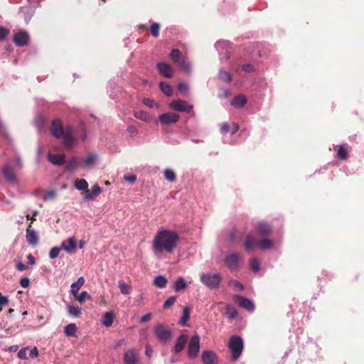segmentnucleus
<instances>
[{"label": "nucleus", "mask_w": 364, "mask_h": 364, "mask_svg": "<svg viewBox=\"0 0 364 364\" xmlns=\"http://www.w3.org/2000/svg\"><path fill=\"white\" fill-rule=\"evenodd\" d=\"M85 279L83 277H80L78 278L77 282H73L70 287H71V293L73 296H76V294H77V291L79 289L82 287V286L85 284Z\"/></svg>", "instance_id": "obj_25"}, {"label": "nucleus", "mask_w": 364, "mask_h": 364, "mask_svg": "<svg viewBox=\"0 0 364 364\" xmlns=\"http://www.w3.org/2000/svg\"><path fill=\"white\" fill-rule=\"evenodd\" d=\"M242 70H244L246 73H251L255 70L254 66L252 64H244L242 66Z\"/></svg>", "instance_id": "obj_58"}, {"label": "nucleus", "mask_w": 364, "mask_h": 364, "mask_svg": "<svg viewBox=\"0 0 364 364\" xmlns=\"http://www.w3.org/2000/svg\"><path fill=\"white\" fill-rule=\"evenodd\" d=\"M77 243L75 237H70V254L75 252Z\"/></svg>", "instance_id": "obj_52"}, {"label": "nucleus", "mask_w": 364, "mask_h": 364, "mask_svg": "<svg viewBox=\"0 0 364 364\" xmlns=\"http://www.w3.org/2000/svg\"><path fill=\"white\" fill-rule=\"evenodd\" d=\"M28 350H29V358H36L38 355V350L36 347H34L32 349H28Z\"/></svg>", "instance_id": "obj_60"}, {"label": "nucleus", "mask_w": 364, "mask_h": 364, "mask_svg": "<svg viewBox=\"0 0 364 364\" xmlns=\"http://www.w3.org/2000/svg\"><path fill=\"white\" fill-rule=\"evenodd\" d=\"M226 310L230 318L233 319L237 316V311L231 305L228 304L226 306Z\"/></svg>", "instance_id": "obj_46"}, {"label": "nucleus", "mask_w": 364, "mask_h": 364, "mask_svg": "<svg viewBox=\"0 0 364 364\" xmlns=\"http://www.w3.org/2000/svg\"><path fill=\"white\" fill-rule=\"evenodd\" d=\"M168 283L167 279L162 275H159L155 277L154 280V284L161 289H164L166 287V284Z\"/></svg>", "instance_id": "obj_28"}, {"label": "nucleus", "mask_w": 364, "mask_h": 364, "mask_svg": "<svg viewBox=\"0 0 364 364\" xmlns=\"http://www.w3.org/2000/svg\"><path fill=\"white\" fill-rule=\"evenodd\" d=\"M348 152L344 146L341 145L338 146L337 151V157L341 160H346L348 159Z\"/></svg>", "instance_id": "obj_38"}, {"label": "nucleus", "mask_w": 364, "mask_h": 364, "mask_svg": "<svg viewBox=\"0 0 364 364\" xmlns=\"http://www.w3.org/2000/svg\"><path fill=\"white\" fill-rule=\"evenodd\" d=\"M28 350V348H24L21 349L17 353L18 357L20 359H27L28 358V357H27Z\"/></svg>", "instance_id": "obj_54"}, {"label": "nucleus", "mask_w": 364, "mask_h": 364, "mask_svg": "<svg viewBox=\"0 0 364 364\" xmlns=\"http://www.w3.org/2000/svg\"><path fill=\"white\" fill-rule=\"evenodd\" d=\"M239 255L237 253H232L228 255L225 259V263L227 267L231 269H235L238 266Z\"/></svg>", "instance_id": "obj_16"}, {"label": "nucleus", "mask_w": 364, "mask_h": 364, "mask_svg": "<svg viewBox=\"0 0 364 364\" xmlns=\"http://www.w3.org/2000/svg\"><path fill=\"white\" fill-rule=\"evenodd\" d=\"M96 159L97 156L95 154H90L86 157L84 162H82V164L90 165L95 161Z\"/></svg>", "instance_id": "obj_50"}, {"label": "nucleus", "mask_w": 364, "mask_h": 364, "mask_svg": "<svg viewBox=\"0 0 364 364\" xmlns=\"http://www.w3.org/2000/svg\"><path fill=\"white\" fill-rule=\"evenodd\" d=\"M16 269L20 272H23L27 269V265L21 262V261H18L16 263Z\"/></svg>", "instance_id": "obj_62"}, {"label": "nucleus", "mask_w": 364, "mask_h": 364, "mask_svg": "<svg viewBox=\"0 0 364 364\" xmlns=\"http://www.w3.org/2000/svg\"><path fill=\"white\" fill-rule=\"evenodd\" d=\"M150 31L154 38H157L159 35L160 26L157 23H153L150 26Z\"/></svg>", "instance_id": "obj_45"}, {"label": "nucleus", "mask_w": 364, "mask_h": 364, "mask_svg": "<svg viewBox=\"0 0 364 364\" xmlns=\"http://www.w3.org/2000/svg\"><path fill=\"white\" fill-rule=\"evenodd\" d=\"M244 348L243 341L238 336H232L230 337L228 348L232 354V360H237L242 354Z\"/></svg>", "instance_id": "obj_2"}, {"label": "nucleus", "mask_w": 364, "mask_h": 364, "mask_svg": "<svg viewBox=\"0 0 364 364\" xmlns=\"http://www.w3.org/2000/svg\"><path fill=\"white\" fill-rule=\"evenodd\" d=\"M8 34V31L4 28L0 27V41L4 40Z\"/></svg>", "instance_id": "obj_63"}, {"label": "nucleus", "mask_w": 364, "mask_h": 364, "mask_svg": "<svg viewBox=\"0 0 364 364\" xmlns=\"http://www.w3.org/2000/svg\"><path fill=\"white\" fill-rule=\"evenodd\" d=\"M30 37L26 31H21L14 36V42L18 46L22 47L28 44Z\"/></svg>", "instance_id": "obj_11"}, {"label": "nucleus", "mask_w": 364, "mask_h": 364, "mask_svg": "<svg viewBox=\"0 0 364 364\" xmlns=\"http://www.w3.org/2000/svg\"><path fill=\"white\" fill-rule=\"evenodd\" d=\"M180 116L174 112H166L159 116V122L164 125L176 123Z\"/></svg>", "instance_id": "obj_10"}, {"label": "nucleus", "mask_w": 364, "mask_h": 364, "mask_svg": "<svg viewBox=\"0 0 364 364\" xmlns=\"http://www.w3.org/2000/svg\"><path fill=\"white\" fill-rule=\"evenodd\" d=\"M176 300V296H170L165 301V302L164 304V308L168 309L169 307H171L172 305H173L175 304Z\"/></svg>", "instance_id": "obj_49"}, {"label": "nucleus", "mask_w": 364, "mask_h": 364, "mask_svg": "<svg viewBox=\"0 0 364 364\" xmlns=\"http://www.w3.org/2000/svg\"><path fill=\"white\" fill-rule=\"evenodd\" d=\"M179 67H181L186 72H189L191 70V64L187 62L186 58H184L181 62L177 64Z\"/></svg>", "instance_id": "obj_47"}, {"label": "nucleus", "mask_w": 364, "mask_h": 364, "mask_svg": "<svg viewBox=\"0 0 364 364\" xmlns=\"http://www.w3.org/2000/svg\"><path fill=\"white\" fill-rule=\"evenodd\" d=\"M201 359L205 364H217L218 363L216 354L213 351H204Z\"/></svg>", "instance_id": "obj_22"}, {"label": "nucleus", "mask_w": 364, "mask_h": 364, "mask_svg": "<svg viewBox=\"0 0 364 364\" xmlns=\"http://www.w3.org/2000/svg\"><path fill=\"white\" fill-rule=\"evenodd\" d=\"M74 297L81 304L85 302L86 299H90L91 298L90 295L87 291H82L80 295L76 294V296H74Z\"/></svg>", "instance_id": "obj_44"}, {"label": "nucleus", "mask_w": 364, "mask_h": 364, "mask_svg": "<svg viewBox=\"0 0 364 364\" xmlns=\"http://www.w3.org/2000/svg\"><path fill=\"white\" fill-rule=\"evenodd\" d=\"M230 287H232L235 291H242L244 289V286L240 282L230 279L228 282Z\"/></svg>", "instance_id": "obj_43"}, {"label": "nucleus", "mask_w": 364, "mask_h": 364, "mask_svg": "<svg viewBox=\"0 0 364 364\" xmlns=\"http://www.w3.org/2000/svg\"><path fill=\"white\" fill-rule=\"evenodd\" d=\"M124 360L125 364H136L137 353L134 349H129L125 352Z\"/></svg>", "instance_id": "obj_23"}, {"label": "nucleus", "mask_w": 364, "mask_h": 364, "mask_svg": "<svg viewBox=\"0 0 364 364\" xmlns=\"http://www.w3.org/2000/svg\"><path fill=\"white\" fill-rule=\"evenodd\" d=\"M220 132L223 134H226L230 132V125L226 122L223 123L220 128Z\"/></svg>", "instance_id": "obj_53"}, {"label": "nucleus", "mask_w": 364, "mask_h": 364, "mask_svg": "<svg viewBox=\"0 0 364 364\" xmlns=\"http://www.w3.org/2000/svg\"><path fill=\"white\" fill-rule=\"evenodd\" d=\"M82 165V161L80 158H70V170L75 169Z\"/></svg>", "instance_id": "obj_41"}, {"label": "nucleus", "mask_w": 364, "mask_h": 364, "mask_svg": "<svg viewBox=\"0 0 364 364\" xmlns=\"http://www.w3.org/2000/svg\"><path fill=\"white\" fill-rule=\"evenodd\" d=\"M63 250L68 252V240H63L60 246H55L52 247L49 252V257L51 259H55L58 256L62 257L63 255H60V252Z\"/></svg>", "instance_id": "obj_12"}, {"label": "nucleus", "mask_w": 364, "mask_h": 364, "mask_svg": "<svg viewBox=\"0 0 364 364\" xmlns=\"http://www.w3.org/2000/svg\"><path fill=\"white\" fill-rule=\"evenodd\" d=\"M218 78H219L220 80H221V81H223L224 82H227V83L230 82L231 80H232V76L230 74V73H228V72H227L226 70H221L219 72Z\"/></svg>", "instance_id": "obj_35"}, {"label": "nucleus", "mask_w": 364, "mask_h": 364, "mask_svg": "<svg viewBox=\"0 0 364 364\" xmlns=\"http://www.w3.org/2000/svg\"><path fill=\"white\" fill-rule=\"evenodd\" d=\"M200 282L209 289H218L222 281V276L220 274L204 273L200 275Z\"/></svg>", "instance_id": "obj_5"}, {"label": "nucleus", "mask_w": 364, "mask_h": 364, "mask_svg": "<svg viewBox=\"0 0 364 364\" xmlns=\"http://www.w3.org/2000/svg\"><path fill=\"white\" fill-rule=\"evenodd\" d=\"M55 197V191L53 190L48 191L43 197V200H52Z\"/></svg>", "instance_id": "obj_51"}, {"label": "nucleus", "mask_w": 364, "mask_h": 364, "mask_svg": "<svg viewBox=\"0 0 364 364\" xmlns=\"http://www.w3.org/2000/svg\"><path fill=\"white\" fill-rule=\"evenodd\" d=\"M190 311L191 309L188 306H186L183 310V316L181 318L179 323L183 326H187V321L190 318Z\"/></svg>", "instance_id": "obj_33"}, {"label": "nucleus", "mask_w": 364, "mask_h": 364, "mask_svg": "<svg viewBox=\"0 0 364 364\" xmlns=\"http://www.w3.org/2000/svg\"><path fill=\"white\" fill-rule=\"evenodd\" d=\"M244 246L247 252H250L255 247H258V242H257L252 233H249L246 235L244 241Z\"/></svg>", "instance_id": "obj_18"}, {"label": "nucleus", "mask_w": 364, "mask_h": 364, "mask_svg": "<svg viewBox=\"0 0 364 364\" xmlns=\"http://www.w3.org/2000/svg\"><path fill=\"white\" fill-rule=\"evenodd\" d=\"M154 333L157 339L163 343L168 342L172 336L171 331L164 324H158L154 328Z\"/></svg>", "instance_id": "obj_6"}, {"label": "nucleus", "mask_w": 364, "mask_h": 364, "mask_svg": "<svg viewBox=\"0 0 364 364\" xmlns=\"http://www.w3.org/2000/svg\"><path fill=\"white\" fill-rule=\"evenodd\" d=\"M119 288L121 293L123 294H129L132 291V287L129 284H127L123 281L119 282Z\"/></svg>", "instance_id": "obj_40"}, {"label": "nucleus", "mask_w": 364, "mask_h": 364, "mask_svg": "<svg viewBox=\"0 0 364 364\" xmlns=\"http://www.w3.org/2000/svg\"><path fill=\"white\" fill-rule=\"evenodd\" d=\"M200 350V337L198 334L191 337L188 345V356L191 358H195Z\"/></svg>", "instance_id": "obj_7"}, {"label": "nucleus", "mask_w": 364, "mask_h": 364, "mask_svg": "<svg viewBox=\"0 0 364 364\" xmlns=\"http://www.w3.org/2000/svg\"><path fill=\"white\" fill-rule=\"evenodd\" d=\"M35 127L37 128L38 132H42L44 131V125H45V118L42 115L38 116L35 119Z\"/></svg>", "instance_id": "obj_32"}, {"label": "nucleus", "mask_w": 364, "mask_h": 364, "mask_svg": "<svg viewBox=\"0 0 364 364\" xmlns=\"http://www.w3.org/2000/svg\"><path fill=\"white\" fill-rule=\"evenodd\" d=\"M273 242L269 239H263L258 242V247L262 250H269L272 248Z\"/></svg>", "instance_id": "obj_30"}, {"label": "nucleus", "mask_w": 364, "mask_h": 364, "mask_svg": "<svg viewBox=\"0 0 364 364\" xmlns=\"http://www.w3.org/2000/svg\"><path fill=\"white\" fill-rule=\"evenodd\" d=\"M255 229L257 232L262 236L269 235L272 232V227L264 222L258 223L255 226Z\"/></svg>", "instance_id": "obj_17"}, {"label": "nucleus", "mask_w": 364, "mask_h": 364, "mask_svg": "<svg viewBox=\"0 0 364 364\" xmlns=\"http://www.w3.org/2000/svg\"><path fill=\"white\" fill-rule=\"evenodd\" d=\"M171 109L177 112H190L193 109V105H189L186 101L183 100H173L170 104Z\"/></svg>", "instance_id": "obj_8"}, {"label": "nucleus", "mask_w": 364, "mask_h": 364, "mask_svg": "<svg viewBox=\"0 0 364 364\" xmlns=\"http://www.w3.org/2000/svg\"><path fill=\"white\" fill-rule=\"evenodd\" d=\"M35 13L34 9L31 6H22L20 8L18 15L28 23Z\"/></svg>", "instance_id": "obj_14"}, {"label": "nucleus", "mask_w": 364, "mask_h": 364, "mask_svg": "<svg viewBox=\"0 0 364 364\" xmlns=\"http://www.w3.org/2000/svg\"><path fill=\"white\" fill-rule=\"evenodd\" d=\"M124 179L127 181H129L132 183H134L136 180V176L134 174L132 175H125L124 176Z\"/></svg>", "instance_id": "obj_61"}, {"label": "nucleus", "mask_w": 364, "mask_h": 364, "mask_svg": "<svg viewBox=\"0 0 364 364\" xmlns=\"http://www.w3.org/2000/svg\"><path fill=\"white\" fill-rule=\"evenodd\" d=\"M161 90L167 96H171L173 92L172 87L166 82H161L159 84Z\"/></svg>", "instance_id": "obj_37"}, {"label": "nucleus", "mask_w": 364, "mask_h": 364, "mask_svg": "<svg viewBox=\"0 0 364 364\" xmlns=\"http://www.w3.org/2000/svg\"><path fill=\"white\" fill-rule=\"evenodd\" d=\"M234 301L242 308L246 309L248 311H252L255 309V305L253 302L249 299L240 296L235 295Z\"/></svg>", "instance_id": "obj_9"}, {"label": "nucleus", "mask_w": 364, "mask_h": 364, "mask_svg": "<svg viewBox=\"0 0 364 364\" xmlns=\"http://www.w3.org/2000/svg\"><path fill=\"white\" fill-rule=\"evenodd\" d=\"M239 130V125L237 123H232L230 126V133L232 134L236 133Z\"/></svg>", "instance_id": "obj_64"}, {"label": "nucleus", "mask_w": 364, "mask_h": 364, "mask_svg": "<svg viewBox=\"0 0 364 364\" xmlns=\"http://www.w3.org/2000/svg\"><path fill=\"white\" fill-rule=\"evenodd\" d=\"M170 56L173 63L178 64L181 62L185 57L182 55V53L177 48H173L171 50Z\"/></svg>", "instance_id": "obj_27"}, {"label": "nucleus", "mask_w": 364, "mask_h": 364, "mask_svg": "<svg viewBox=\"0 0 364 364\" xmlns=\"http://www.w3.org/2000/svg\"><path fill=\"white\" fill-rule=\"evenodd\" d=\"M2 173L6 180L10 183H16L17 181L16 173L10 164H6L2 168Z\"/></svg>", "instance_id": "obj_13"}, {"label": "nucleus", "mask_w": 364, "mask_h": 364, "mask_svg": "<svg viewBox=\"0 0 364 364\" xmlns=\"http://www.w3.org/2000/svg\"><path fill=\"white\" fill-rule=\"evenodd\" d=\"M70 314L77 317L81 314V309L78 306L70 305Z\"/></svg>", "instance_id": "obj_48"}, {"label": "nucleus", "mask_w": 364, "mask_h": 364, "mask_svg": "<svg viewBox=\"0 0 364 364\" xmlns=\"http://www.w3.org/2000/svg\"><path fill=\"white\" fill-rule=\"evenodd\" d=\"M48 161L54 165L60 166L65 164V157L64 154H48Z\"/></svg>", "instance_id": "obj_24"}, {"label": "nucleus", "mask_w": 364, "mask_h": 364, "mask_svg": "<svg viewBox=\"0 0 364 364\" xmlns=\"http://www.w3.org/2000/svg\"><path fill=\"white\" fill-rule=\"evenodd\" d=\"M9 299L7 296L0 294V311L2 310V307L8 304Z\"/></svg>", "instance_id": "obj_56"}, {"label": "nucleus", "mask_w": 364, "mask_h": 364, "mask_svg": "<svg viewBox=\"0 0 364 364\" xmlns=\"http://www.w3.org/2000/svg\"><path fill=\"white\" fill-rule=\"evenodd\" d=\"M177 89L180 92L184 93L188 91V85L186 83L181 82L177 85Z\"/></svg>", "instance_id": "obj_55"}, {"label": "nucleus", "mask_w": 364, "mask_h": 364, "mask_svg": "<svg viewBox=\"0 0 364 364\" xmlns=\"http://www.w3.org/2000/svg\"><path fill=\"white\" fill-rule=\"evenodd\" d=\"M86 138V127L84 123H81L75 129L70 128V149L75 146L79 141H85Z\"/></svg>", "instance_id": "obj_3"}, {"label": "nucleus", "mask_w": 364, "mask_h": 364, "mask_svg": "<svg viewBox=\"0 0 364 364\" xmlns=\"http://www.w3.org/2000/svg\"><path fill=\"white\" fill-rule=\"evenodd\" d=\"M50 132L56 139H60L64 136L65 144L68 143V129L66 128L65 130L61 121L58 119H55L52 121Z\"/></svg>", "instance_id": "obj_4"}, {"label": "nucleus", "mask_w": 364, "mask_h": 364, "mask_svg": "<svg viewBox=\"0 0 364 364\" xmlns=\"http://www.w3.org/2000/svg\"><path fill=\"white\" fill-rule=\"evenodd\" d=\"M187 287V284L182 277L178 278L173 284V289L176 291L184 290Z\"/></svg>", "instance_id": "obj_29"}, {"label": "nucleus", "mask_w": 364, "mask_h": 364, "mask_svg": "<svg viewBox=\"0 0 364 364\" xmlns=\"http://www.w3.org/2000/svg\"><path fill=\"white\" fill-rule=\"evenodd\" d=\"M114 320V315L112 312H105L103 316L102 323L105 326H110Z\"/></svg>", "instance_id": "obj_34"}, {"label": "nucleus", "mask_w": 364, "mask_h": 364, "mask_svg": "<svg viewBox=\"0 0 364 364\" xmlns=\"http://www.w3.org/2000/svg\"><path fill=\"white\" fill-rule=\"evenodd\" d=\"M143 103L146 106H147L149 107H151V108L154 107V106L155 105L154 101L153 100H151V99H149V98H144L143 100Z\"/></svg>", "instance_id": "obj_59"}, {"label": "nucleus", "mask_w": 364, "mask_h": 364, "mask_svg": "<svg viewBox=\"0 0 364 364\" xmlns=\"http://www.w3.org/2000/svg\"><path fill=\"white\" fill-rule=\"evenodd\" d=\"M247 102V99L244 95H239L235 96L232 102L231 105L234 107H243Z\"/></svg>", "instance_id": "obj_26"}, {"label": "nucleus", "mask_w": 364, "mask_h": 364, "mask_svg": "<svg viewBox=\"0 0 364 364\" xmlns=\"http://www.w3.org/2000/svg\"><path fill=\"white\" fill-rule=\"evenodd\" d=\"M250 267L254 272H259L260 269V262L258 259L254 257L250 261Z\"/></svg>", "instance_id": "obj_42"}, {"label": "nucleus", "mask_w": 364, "mask_h": 364, "mask_svg": "<svg viewBox=\"0 0 364 364\" xmlns=\"http://www.w3.org/2000/svg\"><path fill=\"white\" fill-rule=\"evenodd\" d=\"M27 242L32 246H36L39 242V237L37 232L33 229L27 228L26 232Z\"/></svg>", "instance_id": "obj_19"}, {"label": "nucleus", "mask_w": 364, "mask_h": 364, "mask_svg": "<svg viewBox=\"0 0 364 364\" xmlns=\"http://www.w3.org/2000/svg\"><path fill=\"white\" fill-rule=\"evenodd\" d=\"M75 187L80 191H84L85 192H87V190L88 189V183L86 181V180L81 178V179H76L75 182Z\"/></svg>", "instance_id": "obj_31"}, {"label": "nucleus", "mask_w": 364, "mask_h": 364, "mask_svg": "<svg viewBox=\"0 0 364 364\" xmlns=\"http://www.w3.org/2000/svg\"><path fill=\"white\" fill-rule=\"evenodd\" d=\"M179 237L176 232L164 230L159 231L153 240V250L156 253L166 251L171 253L176 247Z\"/></svg>", "instance_id": "obj_1"}, {"label": "nucleus", "mask_w": 364, "mask_h": 364, "mask_svg": "<svg viewBox=\"0 0 364 364\" xmlns=\"http://www.w3.org/2000/svg\"><path fill=\"white\" fill-rule=\"evenodd\" d=\"M164 178L170 182H174L176 179V175L175 172L171 169H166L164 171Z\"/></svg>", "instance_id": "obj_39"}, {"label": "nucleus", "mask_w": 364, "mask_h": 364, "mask_svg": "<svg viewBox=\"0 0 364 364\" xmlns=\"http://www.w3.org/2000/svg\"><path fill=\"white\" fill-rule=\"evenodd\" d=\"M188 337L186 334H181L177 338L173 348V351L176 354H178L183 350L188 342Z\"/></svg>", "instance_id": "obj_15"}, {"label": "nucleus", "mask_w": 364, "mask_h": 364, "mask_svg": "<svg viewBox=\"0 0 364 364\" xmlns=\"http://www.w3.org/2000/svg\"><path fill=\"white\" fill-rule=\"evenodd\" d=\"M134 115L136 119L144 122H149L151 119L149 114L144 111H136L134 112Z\"/></svg>", "instance_id": "obj_36"}, {"label": "nucleus", "mask_w": 364, "mask_h": 364, "mask_svg": "<svg viewBox=\"0 0 364 364\" xmlns=\"http://www.w3.org/2000/svg\"><path fill=\"white\" fill-rule=\"evenodd\" d=\"M20 285L23 288H27L30 284V279L28 277H23L20 279Z\"/></svg>", "instance_id": "obj_57"}, {"label": "nucleus", "mask_w": 364, "mask_h": 364, "mask_svg": "<svg viewBox=\"0 0 364 364\" xmlns=\"http://www.w3.org/2000/svg\"><path fill=\"white\" fill-rule=\"evenodd\" d=\"M102 192L101 188L97 185H95L92 187V190H87V192H84L83 198L86 200H93L96 196H99Z\"/></svg>", "instance_id": "obj_20"}, {"label": "nucleus", "mask_w": 364, "mask_h": 364, "mask_svg": "<svg viewBox=\"0 0 364 364\" xmlns=\"http://www.w3.org/2000/svg\"><path fill=\"white\" fill-rule=\"evenodd\" d=\"M157 68L162 75L170 78L173 76V69L171 66L167 63H159L157 64Z\"/></svg>", "instance_id": "obj_21"}]
</instances>
